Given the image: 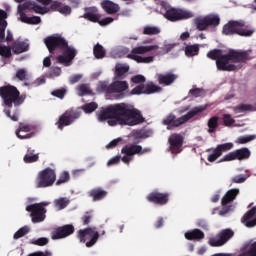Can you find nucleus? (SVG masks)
I'll return each mask as SVG.
<instances>
[{"label":"nucleus","instance_id":"48","mask_svg":"<svg viewBox=\"0 0 256 256\" xmlns=\"http://www.w3.org/2000/svg\"><path fill=\"white\" fill-rule=\"evenodd\" d=\"M235 159H237V153L235 151H232V152L224 155L223 158L220 160V163L235 161Z\"/></svg>","mask_w":256,"mask_h":256},{"label":"nucleus","instance_id":"14","mask_svg":"<svg viewBox=\"0 0 256 256\" xmlns=\"http://www.w3.org/2000/svg\"><path fill=\"white\" fill-rule=\"evenodd\" d=\"M231 237H233V231L226 229L220 232L219 235L210 238L208 244L211 247H223Z\"/></svg>","mask_w":256,"mask_h":256},{"label":"nucleus","instance_id":"25","mask_svg":"<svg viewBox=\"0 0 256 256\" xmlns=\"http://www.w3.org/2000/svg\"><path fill=\"white\" fill-rule=\"evenodd\" d=\"M101 7L109 15H113L115 13H118V11H119V4H117L111 0H103L101 2Z\"/></svg>","mask_w":256,"mask_h":256},{"label":"nucleus","instance_id":"49","mask_svg":"<svg viewBox=\"0 0 256 256\" xmlns=\"http://www.w3.org/2000/svg\"><path fill=\"white\" fill-rule=\"evenodd\" d=\"M251 105L242 104L236 108H234L235 115H239V113H245V111H252Z\"/></svg>","mask_w":256,"mask_h":256},{"label":"nucleus","instance_id":"8","mask_svg":"<svg viewBox=\"0 0 256 256\" xmlns=\"http://www.w3.org/2000/svg\"><path fill=\"white\" fill-rule=\"evenodd\" d=\"M207 109V105L198 106L194 109H192L190 112H188L186 115L175 119V116L173 114L168 115L163 120L164 125H168L169 127H179L180 125H183L184 123H187L189 119H193L195 115H198V113H203Z\"/></svg>","mask_w":256,"mask_h":256},{"label":"nucleus","instance_id":"57","mask_svg":"<svg viewBox=\"0 0 256 256\" xmlns=\"http://www.w3.org/2000/svg\"><path fill=\"white\" fill-rule=\"evenodd\" d=\"M131 82L135 84L145 83V76L143 75H136L131 78Z\"/></svg>","mask_w":256,"mask_h":256},{"label":"nucleus","instance_id":"17","mask_svg":"<svg viewBox=\"0 0 256 256\" xmlns=\"http://www.w3.org/2000/svg\"><path fill=\"white\" fill-rule=\"evenodd\" d=\"M231 149H233L232 142L220 144L216 146L212 154L208 155L207 159L210 163H213L214 161H217L218 158L221 157V155H223L224 153H227V151H231Z\"/></svg>","mask_w":256,"mask_h":256},{"label":"nucleus","instance_id":"11","mask_svg":"<svg viewBox=\"0 0 256 256\" xmlns=\"http://www.w3.org/2000/svg\"><path fill=\"white\" fill-rule=\"evenodd\" d=\"M149 149H143L140 145H128L122 148V157L121 161H123L126 165H129L131 161H133L134 155H143L148 153Z\"/></svg>","mask_w":256,"mask_h":256},{"label":"nucleus","instance_id":"33","mask_svg":"<svg viewBox=\"0 0 256 256\" xmlns=\"http://www.w3.org/2000/svg\"><path fill=\"white\" fill-rule=\"evenodd\" d=\"M237 195H239V189H231L229 190L225 196L222 198V205H227V203H231Z\"/></svg>","mask_w":256,"mask_h":256},{"label":"nucleus","instance_id":"23","mask_svg":"<svg viewBox=\"0 0 256 256\" xmlns=\"http://www.w3.org/2000/svg\"><path fill=\"white\" fill-rule=\"evenodd\" d=\"M256 207H252L251 210H249L244 217L242 218V223H244V225L246 227H255L256 225Z\"/></svg>","mask_w":256,"mask_h":256},{"label":"nucleus","instance_id":"41","mask_svg":"<svg viewBox=\"0 0 256 256\" xmlns=\"http://www.w3.org/2000/svg\"><path fill=\"white\" fill-rule=\"evenodd\" d=\"M222 121L225 127H233L235 125V120L231 114H223Z\"/></svg>","mask_w":256,"mask_h":256},{"label":"nucleus","instance_id":"19","mask_svg":"<svg viewBox=\"0 0 256 256\" xmlns=\"http://www.w3.org/2000/svg\"><path fill=\"white\" fill-rule=\"evenodd\" d=\"M169 145L172 153H181V147H183V136L179 134H172L169 138Z\"/></svg>","mask_w":256,"mask_h":256},{"label":"nucleus","instance_id":"21","mask_svg":"<svg viewBox=\"0 0 256 256\" xmlns=\"http://www.w3.org/2000/svg\"><path fill=\"white\" fill-rule=\"evenodd\" d=\"M147 199L151 203H157L158 205H165V203L169 201V194L152 192L147 196Z\"/></svg>","mask_w":256,"mask_h":256},{"label":"nucleus","instance_id":"55","mask_svg":"<svg viewBox=\"0 0 256 256\" xmlns=\"http://www.w3.org/2000/svg\"><path fill=\"white\" fill-rule=\"evenodd\" d=\"M32 245H40V246H43V245H47V243H49V239L47 238H38V239H33L31 241Z\"/></svg>","mask_w":256,"mask_h":256},{"label":"nucleus","instance_id":"50","mask_svg":"<svg viewBox=\"0 0 256 256\" xmlns=\"http://www.w3.org/2000/svg\"><path fill=\"white\" fill-rule=\"evenodd\" d=\"M98 105L95 102H91L82 106V109L86 113H93L97 109Z\"/></svg>","mask_w":256,"mask_h":256},{"label":"nucleus","instance_id":"37","mask_svg":"<svg viewBox=\"0 0 256 256\" xmlns=\"http://www.w3.org/2000/svg\"><path fill=\"white\" fill-rule=\"evenodd\" d=\"M199 53V45H188L185 48L186 57H195Z\"/></svg>","mask_w":256,"mask_h":256},{"label":"nucleus","instance_id":"51","mask_svg":"<svg viewBox=\"0 0 256 256\" xmlns=\"http://www.w3.org/2000/svg\"><path fill=\"white\" fill-rule=\"evenodd\" d=\"M30 229L27 226H24L20 228L15 234L14 239H21V237H24V235H27L29 233Z\"/></svg>","mask_w":256,"mask_h":256},{"label":"nucleus","instance_id":"9","mask_svg":"<svg viewBox=\"0 0 256 256\" xmlns=\"http://www.w3.org/2000/svg\"><path fill=\"white\" fill-rule=\"evenodd\" d=\"M57 179L55 170L46 168L38 173L36 178V187H51Z\"/></svg>","mask_w":256,"mask_h":256},{"label":"nucleus","instance_id":"22","mask_svg":"<svg viewBox=\"0 0 256 256\" xmlns=\"http://www.w3.org/2000/svg\"><path fill=\"white\" fill-rule=\"evenodd\" d=\"M177 77H178L177 74H173V73L156 75L158 83L160 85H165V86L173 85V83L177 81Z\"/></svg>","mask_w":256,"mask_h":256},{"label":"nucleus","instance_id":"5","mask_svg":"<svg viewBox=\"0 0 256 256\" xmlns=\"http://www.w3.org/2000/svg\"><path fill=\"white\" fill-rule=\"evenodd\" d=\"M0 95L4 101V111L7 117H10L12 121H17L19 117L17 116V114L11 115V111H9V108L13 103L14 105H21V103H23L24 101V98L19 96V91L14 86H6L0 88Z\"/></svg>","mask_w":256,"mask_h":256},{"label":"nucleus","instance_id":"3","mask_svg":"<svg viewBox=\"0 0 256 256\" xmlns=\"http://www.w3.org/2000/svg\"><path fill=\"white\" fill-rule=\"evenodd\" d=\"M38 3H41L44 6H40L35 4L33 1H26L23 4L18 5L17 10V19L21 21V23H26L27 25H39L41 23V17L32 16L29 17V11H35V13H39L40 15H45L49 13V5L51 0H36Z\"/></svg>","mask_w":256,"mask_h":256},{"label":"nucleus","instance_id":"58","mask_svg":"<svg viewBox=\"0 0 256 256\" xmlns=\"http://www.w3.org/2000/svg\"><path fill=\"white\" fill-rule=\"evenodd\" d=\"M81 79H83V76L81 74L73 75L69 78V82L71 83V85H75V83H79Z\"/></svg>","mask_w":256,"mask_h":256},{"label":"nucleus","instance_id":"2","mask_svg":"<svg viewBox=\"0 0 256 256\" xmlns=\"http://www.w3.org/2000/svg\"><path fill=\"white\" fill-rule=\"evenodd\" d=\"M207 57L216 60V67L219 71H239L251 59L247 52L236 50H231L224 55L220 50H212L208 52Z\"/></svg>","mask_w":256,"mask_h":256},{"label":"nucleus","instance_id":"40","mask_svg":"<svg viewBox=\"0 0 256 256\" xmlns=\"http://www.w3.org/2000/svg\"><path fill=\"white\" fill-rule=\"evenodd\" d=\"M96 59H103L105 57V49L100 44H96L93 50Z\"/></svg>","mask_w":256,"mask_h":256},{"label":"nucleus","instance_id":"18","mask_svg":"<svg viewBox=\"0 0 256 256\" xmlns=\"http://www.w3.org/2000/svg\"><path fill=\"white\" fill-rule=\"evenodd\" d=\"M73 231H75V229L73 228V225H65V226L56 228L51 233V237L52 239H65V237H69V235H72Z\"/></svg>","mask_w":256,"mask_h":256},{"label":"nucleus","instance_id":"31","mask_svg":"<svg viewBox=\"0 0 256 256\" xmlns=\"http://www.w3.org/2000/svg\"><path fill=\"white\" fill-rule=\"evenodd\" d=\"M13 53L19 55L20 53H25V51H29V43L23 41H16L12 46Z\"/></svg>","mask_w":256,"mask_h":256},{"label":"nucleus","instance_id":"52","mask_svg":"<svg viewBox=\"0 0 256 256\" xmlns=\"http://www.w3.org/2000/svg\"><path fill=\"white\" fill-rule=\"evenodd\" d=\"M113 21H115V18H113V17L99 18L98 24L101 27H107V25H111V23H113Z\"/></svg>","mask_w":256,"mask_h":256},{"label":"nucleus","instance_id":"7","mask_svg":"<svg viewBox=\"0 0 256 256\" xmlns=\"http://www.w3.org/2000/svg\"><path fill=\"white\" fill-rule=\"evenodd\" d=\"M96 91L98 93H117L118 95H125L129 91V82L114 77L113 82L107 86V82H100L97 85Z\"/></svg>","mask_w":256,"mask_h":256},{"label":"nucleus","instance_id":"56","mask_svg":"<svg viewBox=\"0 0 256 256\" xmlns=\"http://www.w3.org/2000/svg\"><path fill=\"white\" fill-rule=\"evenodd\" d=\"M17 79H20V81H25L27 79V70L25 69H20L16 73Z\"/></svg>","mask_w":256,"mask_h":256},{"label":"nucleus","instance_id":"63","mask_svg":"<svg viewBox=\"0 0 256 256\" xmlns=\"http://www.w3.org/2000/svg\"><path fill=\"white\" fill-rule=\"evenodd\" d=\"M52 95H54V97H58V99H63V97H65V90H56L52 92Z\"/></svg>","mask_w":256,"mask_h":256},{"label":"nucleus","instance_id":"13","mask_svg":"<svg viewBox=\"0 0 256 256\" xmlns=\"http://www.w3.org/2000/svg\"><path fill=\"white\" fill-rule=\"evenodd\" d=\"M78 237L82 243H86V247H93L99 239V232L93 228L80 230Z\"/></svg>","mask_w":256,"mask_h":256},{"label":"nucleus","instance_id":"12","mask_svg":"<svg viewBox=\"0 0 256 256\" xmlns=\"http://www.w3.org/2000/svg\"><path fill=\"white\" fill-rule=\"evenodd\" d=\"M163 16L168 21H181V19H191V17H194V14L189 10L168 7Z\"/></svg>","mask_w":256,"mask_h":256},{"label":"nucleus","instance_id":"38","mask_svg":"<svg viewBox=\"0 0 256 256\" xmlns=\"http://www.w3.org/2000/svg\"><path fill=\"white\" fill-rule=\"evenodd\" d=\"M206 17V21L208 22V26L212 25L213 27H217L219 23H221V19L217 14H210Z\"/></svg>","mask_w":256,"mask_h":256},{"label":"nucleus","instance_id":"54","mask_svg":"<svg viewBox=\"0 0 256 256\" xmlns=\"http://www.w3.org/2000/svg\"><path fill=\"white\" fill-rule=\"evenodd\" d=\"M0 55L1 57H11V48L0 45Z\"/></svg>","mask_w":256,"mask_h":256},{"label":"nucleus","instance_id":"47","mask_svg":"<svg viewBox=\"0 0 256 256\" xmlns=\"http://www.w3.org/2000/svg\"><path fill=\"white\" fill-rule=\"evenodd\" d=\"M79 97H84V95H90L91 89L87 85H80L77 89Z\"/></svg>","mask_w":256,"mask_h":256},{"label":"nucleus","instance_id":"60","mask_svg":"<svg viewBox=\"0 0 256 256\" xmlns=\"http://www.w3.org/2000/svg\"><path fill=\"white\" fill-rule=\"evenodd\" d=\"M119 143H121V138L114 139L106 145V148L113 149V147H117V145H119Z\"/></svg>","mask_w":256,"mask_h":256},{"label":"nucleus","instance_id":"28","mask_svg":"<svg viewBox=\"0 0 256 256\" xmlns=\"http://www.w3.org/2000/svg\"><path fill=\"white\" fill-rule=\"evenodd\" d=\"M7 12L0 10V41L5 39V29H7Z\"/></svg>","mask_w":256,"mask_h":256},{"label":"nucleus","instance_id":"53","mask_svg":"<svg viewBox=\"0 0 256 256\" xmlns=\"http://www.w3.org/2000/svg\"><path fill=\"white\" fill-rule=\"evenodd\" d=\"M249 179V175L240 174L232 178L233 183H245Z\"/></svg>","mask_w":256,"mask_h":256},{"label":"nucleus","instance_id":"16","mask_svg":"<svg viewBox=\"0 0 256 256\" xmlns=\"http://www.w3.org/2000/svg\"><path fill=\"white\" fill-rule=\"evenodd\" d=\"M81 117V113L74 111H67L63 114L58 122L56 123L58 129H63V127H67V125H71L75 119H79Z\"/></svg>","mask_w":256,"mask_h":256},{"label":"nucleus","instance_id":"39","mask_svg":"<svg viewBox=\"0 0 256 256\" xmlns=\"http://www.w3.org/2000/svg\"><path fill=\"white\" fill-rule=\"evenodd\" d=\"M55 209L57 211H61L62 209H65L69 205V200L66 198H59L54 201Z\"/></svg>","mask_w":256,"mask_h":256},{"label":"nucleus","instance_id":"32","mask_svg":"<svg viewBox=\"0 0 256 256\" xmlns=\"http://www.w3.org/2000/svg\"><path fill=\"white\" fill-rule=\"evenodd\" d=\"M89 196L92 197L93 201H101L107 197V191L101 188H95L89 192Z\"/></svg>","mask_w":256,"mask_h":256},{"label":"nucleus","instance_id":"46","mask_svg":"<svg viewBox=\"0 0 256 256\" xmlns=\"http://www.w3.org/2000/svg\"><path fill=\"white\" fill-rule=\"evenodd\" d=\"M69 179H71V177L69 176L68 172L64 171L59 175V178L56 181V185H63V183H67Z\"/></svg>","mask_w":256,"mask_h":256},{"label":"nucleus","instance_id":"26","mask_svg":"<svg viewBox=\"0 0 256 256\" xmlns=\"http://www.w3.org/2000/svg\"><path fill=\"white\" fill-rule=\"evenodd\" d=\"M83 17L88 21H92V23H98L99 19H101V14L97 10V8L92 7L86 10V13L84 14Z\"/></svg>","mask_w":256,"mask_h":256},{"label":"nucleus","instance_id":"1","mask_svg":"<svg viewBox=\"0 0 256 256\" xmlns=\"http://www.w3.org/2000/svg\"><path fill=\"white\" fill-rule=\"evenodd\" d=\"M98 121H107L110 127L115 125H129L133 127L143 123V115L129 104H114L102 108L97 112Z\"/></svg>","mask_w":256,"mask_h":256},{"label":"nucleus","instance_id":"44","mask_svg":"<svg viewBox=\"0 0 256 256\" xmlns=\"http://www.w3.org/2000/svg\"><path fill=\"white\" fill-rule=\"evenodd\" d=\"M35 161H39V154L29 152L24 156V163H35Z\"/></svg>","mask_w":256,"mask_h":256},{"label":"nucleus","instance_id":"24","mask_svg":"<svg viewBox=\"0 0 256 256\" xmlns=\"http://www.w3.org/2000/svg\"><path fill=\"white\" fill-rule=\"evenodd\" d=\"M31 131H33V127L27 124H22L16 131V135L19 139H31V137H33V133Z\"/></svg>","mask_w":256,"mask_h":256},{"label":"nucleus","instance_id":"64","mask_svg":"<svg viewBox=\"0 0 256 256\" xmlns=\"http://www.w3.org/2000/svg\"><path fill=\"white\" fill-rule=\"evenodd\" d=\"M59 75H61V68H54L51 73H50V77H59Z\"/></svg>","mask_w":256,"mask_h":256},{"label":"nucleus","instance_id":"59","mask_svg":"<svg viewBox=\"0 0 256 256\" xmlns=\"http://www.w3.org/2000/svg\"><path fill=\"white\" fill-rule=\"evenodd\" d=\"M119 161H121V156L112 157L110 160H108L107 166L111 167L113 165H117V163H119Z\"/></svg>","mask_w":256,"mask_h":256},{"label":"nucleus","instance_id":"15","mask_svg":"<svg viewBox=\"0 0 256 256\" xmlns=\"http://www.w3.org/2000/svg\"><path fill=\"white\" fill-rule=\"evenodd\" d=\"M161 91H163V88L153 83H149L147 85L136 86L131 91V95H143V94L151 95L152 93H161Z\"/></svg>","mask_w":256,"mask_h":256},{"label":"nucleus","instance_id":"29","mask_svg":"<svg viewBox=\"0 0 256 256\" xmlns=\"http://www.w3.org/2000/svg\"><path fill=\"white\" fill-rule=\"evenodd\" d=\"M53 11H58L61 15H70L71 14V7L62 4L60 2H54L51 6Z\"/></svg>","mask_w":256,"mask_h":256},{"label":"nucleus","instance_id":"61","mask_svg":"<svg viewBox=\"0 0 256 256\" xmlns=\"http://www.w3.org/2000/svg\"><path fill=\"white\" fill-rule=\"evenodd\" d=\"M118 54H114V57H123V55H127L129 53V48H119Z\"/></svg>","mask_w":256,"mask_h":256},{"label":"nucleus","instance_id":"27","mask_svg":"<svg viewBox=\"0 0 256 256\" xmlns=\"http://www.w3.org/2000/svg\"><path fill=\"white\" fill-rule=\"evenodd\" d=\"M130 66L129 64H123V63H118L115 66V77L116 78H122L126 77L127 73H129Z\"/></svg>","mask_w":256,"mask_h":256},{"label":"nucleus","instance_id":"43","mask_svg":"<svg viewBox=\"0 0 256 256\" xmlns=\"http://www.w3.org/2000/svg\"><path fill=\"white\" fill-rule=\"evenodd\" d=\"M255 33V29H247V28H241L238 27L237 35H240V37H251Z\"/></svg>","mask_w":256,"mask_h":256},{"label":"nucleus","instance_id":"35","mask_svg":"<svg viewBox=\"0 0 256 256\" xmlns=\"http://www.w3.org/2000/svg\"><path fill=\"white\" fill-rule=\"evenodd\" d=\"M235 153H236V159H238L239 161L243 159H249V157L251 156V151H249V149L247 148L235 150Z\"/></svg>","mask_w":256,"mask_h":256},{"label":"nucleus","instance_id":"45","mask_svg":"<svg viewBox=\"0 0 256 256\" xmlns=\"http://www.w3.org/2000/svg\"><path fill=\"white\" fill-rule=\"evenodd\" d=\"M255 138H256V135H248V136H242V137H239L237 140H236V143L240 144V145H243L245 143H249L251 141H255Z\"/></svg>","mask_w":256,"mask_h":256},{"label":"nucleus","instance_id":"20","mask_svg":"<svg viewBox=\"0 0 256 256\" xmlns=\"http://www.w3.org/2000/svg\"><path fill=\"white\" fill-rule=\"evenodd\" d=\"M238 27H245V22L230 21L224 25L222 33L224 35H234V33L237 34Z\"/></svg>","mask_w":256,"mask_h":256},{"label":"nucleus","instance_id":"42","mask_svg":"<svg viewBox=\"0 0 256 256\" xmlns=\"http://www.w3.org/2000/svg\"><path fill=\"white\" fill-rule=\"evenodd\" d=\"M158 33H161V29L155 26H146L143 29L144 35H158Z\"/></svg>","mask_w":256,"mask_h":256},{"label":"nucleus","instance_id":"30","mask_svg":"<svg viewBox=\"0 0 256 256\" xmlns=\"http://www.w3.org/2000/svg\"><path fill=\"white\" fill-rule=\"evenodd\" d=\"M184 237L189 241H193V239H196V240L203 239V237H205V234L203 233V231L199 229H194V230H189L185 232Z\"/></svg>","mask_w":256,"mask_h":256},{"label":"nucleus","instance_id":"62","mask_svg":"<svg viewBox=\"0 0 256 256\" xmlns=\"http://www.w3.org/2000/svg\"><path fill=\"white\" fill-rule=\"evenodd\" d=\"M202 93H203V90L197 89V88L191 89L189 91V95H192V97H199V95H201Z\"/></svg>","mask_w":256,"mask_h":256},{"label":"nucleus","instance_id":"10","mask_svg":"<svg viewBox=\"0 0 256 256\" xmlns=\"http://www.w3.org/2000/svg\"><path fill=\"white\" fill-rule=\"evenodd\" d=\"M47 205H49V202L26 206V211L31 213L33 223H41L42 221H45V213H47V210H45L44 207H47Z\"/></svg>","mask_w":256,"mask_h":256},{"label":"nucleus","instance_id":"34","mask_svg":"<svg viewBox=\"0 0 256 256\" xmlns=\"http://www.w3.org/2000/svg\"><path fill=\"white\" fill-rule=\"evenodd\" d=\"M195 25L199 31H205V29L209 27L206 16L196 18Z\"/></svg>","mask_w":256,"mask_h":256},{"label":"nucleus","instance_id":"6","mask_svg":"<svg viewBox=\"0 0 256 256\" xmlns=\"http://www.w3.org/2000/svg\"><path fill=\"white\" fill-rule=\"evenodd\" d=\"M159 49V44L154 43L153 40H147L144 41V45L133 48L130 54L127 55V59H132V61H136V63H153V61H155V57H143L141 55H145V53H151V51H159Z\"/></svg>","mask_w":256,"mask_h":256},{"label":"nucleus","instance_id":"4","mask_svg":"<svg viewBox=\"0 0 256 256\" xmlns=\"http://www.w3.org/2000/svg\"><path fill=\"white\" fill-rule=\"evenodd\" d=\"M44 43L50 53L55 51L57 47L63 49L64 54L58 57V62H60L62 65L69 67V65L73 63V59H75V56L77 55V50L71 46H67V41H65L61 35L55 34L49 36L44 40Z\"/></svg>","mask_w":256,"mask_h":256},{"label":"nucleus","instance_id":"36","mask_svg":"<svg viewBox=\"0 0 256 256\" xmlns=\"http://www.w3.org/2000/svg\"><path fill=\"white\" fill-rule=\"evenodd\" d=\"M217 127H219V117L213 116L208 120V133H215Z\"/></svg>","mask_w":256,"mask_h":256}]
</instances>
